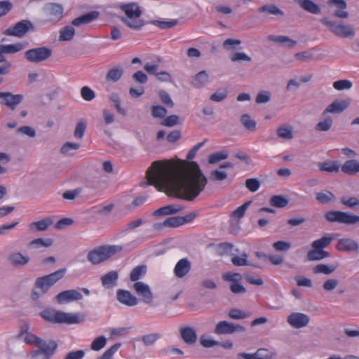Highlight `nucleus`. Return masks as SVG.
Masks as SVG:
<instances>
[{"label": "nucleus", "mask_w": 359, "mask_h": 359, "mask_svg": "<svg viewBox=\"0 0 359 359\" xmlns=\"http://www.w3.org/2000/svg\"><path fill=\"white\" fill-rule=\"evenodd\" d=\"M207 140L196 144L187 154V159L177 163L154 161L147 171L146 186L152 185L169 196L194 201L204 190L208 179L198 164L191 160Z\"/></svg>", "instance_id": "obj_1"}, {"label": "nucleus", "mask_w": 359, "mask_h": 359, "mask_svg": "<svg viewBox=\"0 0 359 359\" xmlns=\"http://www.w3.org/2000/svg\"><path fill=\"white\" fill-rule=\"evenodd\" d=\"M65 273L66 269H61L48 275L37 278L34 283V287L39 289L41 292H38L33 290L31 294L32 299L36 300L46 294L51 286L65 276Z\"/></svg>", "instance_id": "obj_2"}, {"label": "nucleus", "mask_w": 359, "mask_h": 359, "mask_svg": "<svg viewBox=\"0 0 359 359\" xmlns=\"http://www.w3.org/2000/svg\"><path fill=\"white\" fill-rule=\"evenodd\" d=\"M123 250V247L118 245H104L90 250L87 255V260L91 264H99Z\"/></svg>", "instance_id": "obj_3"}, {"label": "nucleus", "mask_w": 359, "mask_h": 359, "mask_svg": "<svg viewBox=\"0 0 359 359\" xmlns=\"http://www.w3.org/2000/svg\"><path fill=\"white\" fill-rule=\"evenodd\" d=\"M320 22L338 37L352 39L355 36V29L352 25L344 24L329 16H323Z\"/></svg>", "instance_id": "obj_4"}, {"label": "nucleus", "mask_w": 359, "mask_h": 359, "mask_svg": "<svg viewBox=\"0 0 359 359\" xmlns=\"http://www.w3.org/2000/svg\"><path fill=\"white\" fill-rule=\"evenodd\" d=\"M120 8L126 15V18L122 17L121 20L130 28L140 29L144 26V21L140 19L142 15V11L137 4L130 3L121 5Z\"/></svg>", "instance_id": "obj_5"}, {"label": "nucleus", "mask_w": 359, "mask_h": 359, "mask_svg": "<svg viewBox=\"0 0 359 359\" xmlns=\"http://www.w3.org/2000/svg\"><path fill=\"white\" fill-rule=\"evenodd\" d=\"M31 337L34 338L32 342L37 346V349L31 353L34 359H50L54 355L57 348V344L55 341H46L35 336Z\"/></svg>", "instance_id": "obj_6"}, {"label": "nucleus", "mask_w": 359, "mask_h": 359, "mask_svg": "<svg viewBox=\"0 0 359 359\" xmlns=\"http://www.w3.org/2000/svg\"><path fill=\"white\" fill-rule=\"evenodd\" d=\"M325 218L330 222H338L346 225H359V215L348 212L331 210L325 213Z\"/></svg>", "instance_id": "obj_7"}, {"label": "nucleus", "mask_w": 359, "mask_h": 359, "mask_svg": "<svg viewBox=\"0 0 359 359\" xmlns=\"http://www.w3.org/2000/svg\"><path fill=\"white\" fill-rule=\"evenodd\" d=\"M53 50L46 46L31 48L25 52V58L32 63H39L49 59Z\"/></svg>", "instance_id": "obj_8"}, {"label": "nucleus", "mask_w": 359, "mask_h": 359, "mask_svg": "<svg viewBox=\"0 0 359 359\" xmlns=\"http://www.w3.org/2000/svg\"><path fill=\"white\" fill-rule=\"evenodd\" d=\"M64 8L61 4L48 3L43 7V15L46 22L56 24L63 18Z\"/></svg>", "instance_id": "obj_9"}, {"label": "nucleus", "mask_w": 359, "mask_h": 359, "mask_svg": "<svg viewBox=\"0 0 359 359\" xmlns=\"http://www.w3.org/2000/svg\"><path fill=\"white\" fill-rule=\"evenodd\" d=\"M245 331V327L238 323H234L226 320L219 322L216 325L214 330V332L218 335L231 334L235 332H244Z\"/></svg>", "instance_id": "obj_10"}, {"label": "nucleus", "mask_w": 359, "mask_h": 359, "mask_svg": "<svg viewBox=\"0 0 359 359\" xmlns=\"http://www.w3.org/2000/svg\"><path fill=\"white\" fill-rule=\"evenodd\" d=\"M32 29H34L33 24L29 20H23L17 22L13 27L6 29L4 34L20 38Z\"/></svg>", "instance_id": "obj_11"}, {"label": "nucleus", "mask_w": 359, "mask_h": 359, "mask_svg": "<svg viewBox=\"0 0 359 359\" xmlns=\"http://www.w3.org/2000/svg\"><path fill=\"white\" fill-rule=\"evenodd\" d=\"M327 4L330 6L329 13L332 16L341 19H346L349 14L346 11L347 4L344 0H328Z\"/></svg>", "instance_id": "obj_12"}, {"label": "nucleus", "mask_w": 359, "mask_h": 359, "mask_svg": "<svg viewBox=\"0 0 359 359\" xmlns=\"http://www.w3.org/2000/svg\"><path fill=\"white\" fill-rule=\"evenodd\" d=\"M142 302L147 305H152L154 296L149 286L143 282H136L133 286Z\"/></svg>", "instance_id": "obj_13"}, {"label": "nucleus", "mask_w": 359, "mask_h": 359, "mask_svg": "<svg viewBox=\"0 0 359 359\" xmlns=\"http://www.w3.org/2000/svg\"><path fill=\"white\" fill-rule=\"evenodd\" d=\"M287 323L295 329L306 327L310 322V317L303 313L294 312L287 318Z\"/></svg>", "instance_id": "obj_14"}, {"label": "nucleus", "mask_w": 359, "mask_h": 359, "mask_svg": "<svg viewBox=\"0 0 359 359\" xmlns=\"http://www.w3.org/2000/svg\"><path fill=\"white\" fill-rule=\"evenodd\" d=\"M0 98L1 104H4L11 110L15 109L17 105L23 100V95L21 94L14 95L10 92H0Z\"/></svg>", "instance_id": "obj_15"}, {"label": "nucleus", "mask_w": 359, "mask_h": 359, "mask_svg": "<svg viewBox=\"0 0 359 359\" xmlns=\"http://www.w3.org/2000/svg\"><path fill=\"white\" fill-rule=\"evenodd\" d=\"M349 105V99H337L327 107V108L323 111V115L324 116L327 113L340 114L346 109Z\"/></svg>", "instance_id": "obj_16"}, {"label": "nucleus", "mask_w": 359, "mask_h": 359, "mask_svg": "<svg viewBox=\"0 0 359 359\" xmlns=\"http://www.w3.org/2000/svg\"><path fill=\"white\" fill-rule=\"evenodd\" d=\"M116 299L121 304L132 307L138 304L137 298L134 296L130 291L118 289L116 292Z\"/></svg>", "instance_id": "obj_17"}, {"label": "nucleus", "mask_w": 359, "mask_h": 359, "mask_svg": "<svg viewBox=\"0 0 359 359\" xmlns=\"http://www.w3.org/2000/svg\"><path fill=\"white\" fill-rule=\"evenodd\" d=\"M82 297V294L76 290L62 291L55 296V299L59 304L80 300Z\"/></svg>", "instance_id": "obj_18"}, {"label": "nucleus", "mask_w": 359, "mask_h": 359, "mask_svg": "<svg viewBox=\"0 0 359 359\" xmlns=\"http://www.w3.org/2000/svg\"><path fill=\"white\" fill-rule=\"evenodd\" d=\"M191 269V262L187 258H182L177 262L174 268V274L177 278H182L190 272Z\"/></svg>", "instance_id": "obj_19"}, {"label": "nucleus", "mask_w": 359, "mask_h": 359, "mask_svg": "<svg viewBox=\"0 0 359 359\" xmlns=\"http://www.w3.org/2000/svg\"><path fill=\"white\" fill-rule=\"evenodd\" d=\"M336 248L337 250L343 252H358L359 245L356 241L352 238H344L338 241Z\"/></svg>", "instance_id": "obj_20"}, {"label": "nucleus", "mask_w": 359, "mask_h": 359, "mask_svg": "<svg viewBox=\"0 0 359 359\" xmlns=\"http://www.w3.org/2000/svg\"><path fill=\"white\" fill-rule=\"evenodd\" d=\"M180 334L184 343L189 345L194 344L197 341V334L195 328L189 326L182 327Z\"/></svg>", "instance_id": "obj_21"}, {"label": "nucleus", "mask_w": 359, "mask_h": 359, "mask_svg": "<svg viewBox=\"0 0 359 359\" xmlns=\"http://www.w3.org/2000/svg\"><path fill=\"white\" fill-rule=\"evenodd\" d=\"M8 260L12 266L15 267H22L29 262V257L19 252H14L9 255Z\"/></svg>", "instance_id": "obj_22"}, {"label": "nucleus", "mask_w": 359, "mask_h": 359, "mask_svg": "<svg viewBox=\"0 0 359 359\" xmlns=\"http://www.w3.org/2000/svg\"><path fill=\"white\" fill-rule=\"evenodd\" d=\"M184 210V207L180 205H168L162 208H160L153 212V215L155 217L170 215L177 214Z\"/></svg>", "instance_id": "obj_23"}, {"label": "nucleus", "mask_w": 359, "mask_h": 359, "mask_svg": "<svg viewBox=\"0 0 359 359\" xmlns=\"http://www.w3.org/2000/svg\"><path fill=\"white\" fill-rule=\"evenodd\" d=\"M53 219L49 217H45L39 221L32 222L29 225V229L33 231H44L49 226L53 225Z\"/></svg>", "instance_id": "obj_24"}, {"label": "nucleus", "mask_w": 359, "mask_h": 359, "mask_svg": "<svg viewBox=\"0 0 359 359\" xmlns=\"http://www.w3.org/2000/svg\"><path fill=\"white\" fill-rule=\"evenodd\" d=\"M118 273L116 271H111L102 276L101 282L104 287L107 289L112 288L116 285Z\"/></svg>", "instance_id": "obj_25"}, {"label": "nucleus", "mask_w": 359, "mask_h": 359, "mask_svg": "<svg viewBox=\"0 0 359 359\" xmlns=\"http://www.w3.org/2000/svg\"><path fill=\"white\" fill-rule=\"evenodd\" d=\"M99 13L97 11H91L85 15H81L72 21V25L74 26H80L83 24H88L96 20L98 18Z\"/></svg>", "instance_id": "obj_26"}, {"label": "nucleus", "mask_w": 359, "mask_h": 359, "mask_svg": "<svg viewBox=\"0 0 359 359\" xmlns=\"http://www.w3.org/2000/svg\"><path fill=\"white\" fill-rule=\"evenodd\" d=\"M41 315L43 319L48 322L61 323V320H62L61 316H63V312L46 309L41 312Z\"/></svg>", "instance_id": "obj_27"}, {"label": "nucleus", "mask_w": 359, "mask_h": 359, "mask_svg": "<svg viewBox=\"0 0 359 359\" xmlns=\"http://www.w3.org/2000/svg\"><path fill=\"white\" fill-rule=\"evenodd\" d=\"M299 6L306 12L312 14H319L320 7L312 0H294Z\"/></svg>", "instance_id": "obj_28"}, {"label": "nucleus", "mask_w": 359, "mask_h": 359, "mask_svg": "<svg viewBox=\"0 0 359 359\" xmlns=\"http://www.w3.org/2000/svg\"><path fill=\"white\" fill-rule=\"evenodd\" d=\"M341 170L346 174L353 175L359 172V161L355 159L346 161L341 166Z\"/></svg>", "instance_id": "obj_29"}, {"label": "nucleus", "mask_w": 359, "mask_h": 359, "mask_svg": "<svg viewBox=\"0 0 359 359\" xmlns=\"http://www.w3.org/2000/svg\"><path fill=\"white\" fill-rule=\"evenodd\" d=\"M25 46L22 43H16L14 44H1L0 45V55L4 56V54H14L22 50Z\"/></svg>", "instance_id": "obj_30"}, {"label": "nucleus", "mask_w": 359, "mask_h": 359, "mask_svg": "<svg viewBox=\"0 0 359 359\" xmlns=\"http://www.w3.org/2000/svg\"><path fill=\"white\" fill-rule=\"evenodd\" d=\"M208 82V75L205 70L199 72L192 79L191 84L196 88H203Z\"/></svg>", "instance_id": "obj_31"}, {"label": "nucleus", "mask_w": 359, "mask_h": 359, "mask_svg": "<svg viewBox=\"0 0 359 359\" xmlns=\"http://www.w3.org/2000/svg\"><path fill=\"white\" fill-rule=\"evenodd\" d=\"M123 74V69L121 66H116L110 69L106 74L105 79L107 81L116 83Z\"/></svg>", "instance_id": "obj_32"}, {"label": "nucleus", "mask_w": 359, "mask_h": 359, "mask_svg": "<svg viewBox=\"0 0 359 359\" xmlns=\"http://www.w3.org/2000/svg\"><path fill=\"white\" fill-rule=\"evenodd\" d=\"M248 255L245 252H243L241 256L233 255L231 262V263L236 266H251L252 267H258L257 265L251 264L248 260Z\"/></svg>", "instance_id": "obj_33"}, {"label": "nucleus", "mask_w": 359, "mask_h": 359, "mask_svg": "<svg viewBox=\"0 0 359 359\" xmlns=\"http://www.w3.org/2000/svg\"><path fill=\"white\" fill-rule=\"evenodd\" d=\"M330 257V253L323 250L314 249L310 250L306 255L309 261H319Z\"/></svg>", "instance_id": "obj_34"}, {"label": "nucleus", "mask_w": 359, "mask_h": 359, "mask_svg": "<svg viewBox=\"0 0 359 359\" xmlns=\"http://www.w3.org/2000/svg\"><path fill=\"white\" fill-rule=\"evenodd\" d=\"M258 12L273 15L283 16L284 13L274 4H265L257 9Z\"/></svg>", "instance_id": "obj_35"}, {"label": "nucleus", "mask_w": 359, "mask_h": 359, "mask_svg": "<svg viewBox=\"0 0 359 359\" xmlns=\"http://www.w3.org/2000/svg\"><path fill=\"white\" fill-rule=\"evenodd\" d=\"M62 320L61 323H65L67 324L79 323L83 320V316L78 313H67L63 312V316H61Z\"/></svg>", "instance_id": "obj_36"}, {"label": "nucleus", "mask_w": 359, "mask_h": 359, "mask_svg": "<svg viewBox=\"0 0 359 359\" xmlns=\"http://www.w3.org/2000/svg\"><path fill=\"white\" fill-rule=\"evenodd\" d=\"M337 269L334 265H327L324 264H319L313 268V272L315 274L323 273L330 275L332 273Z\"/></svg>", "instance_id": "obj_37"}, {"label": "nucleus", "mask_w": 359, "mask_h": 359, "mask_svg": "<svg viewBox=\"0 0 359 359\" xmlns=\"http://www.w3.org/2000/svg\"><path fill=\"white\" fill-rule=\"evenodd\" d=\"M75 35V29L72 26H65L60 31V41H71Z\"/></svg>", "instance_id": "obj_38"}, {"label": "nucleus", "mask_w": 359, "mask_h": 359, "mask_svg": "<svg viewBox=\"0 0 359 359\" xmlns=\"http://www.w3.org/2000/svg\"><path fill=\"white\" fill-rule=\"evenodd\" d=\"M267 39L270 41H273L279 43H287V46L290 48H292L295 46L297 44L296 41L290 39V38L285 36L269 35L267 36Z\"/></svg>", "instance_id": "obj_39"}, {"label": "nucleus", "mask_w": 359, "mask_h": 359, "mask_svg": "<svg viewBox=\"0 0 359 359\" xmlns=\"http://www.w3.org/2000/svg\"><path fill=\"white\" fill-rule=\"evenodd\" d=\"M147 271L145 265H140L135 267L130 273V279L133 282H138L137 280L143 276Z\"/></svg>", "instance_id": "obj_40"}, {"label": "nucleus", "mask_w": 359, "mask_h": 359, "mask_svg": "<svg viewBox=\"0 0 359 359\" xmlns=\"http://www.w3.org/2000/svg\"><path fill=\"white\" fill-rule=\"evenodd\" d=\"M241 122L246 130L251 132H253L256 130L257 123L255 120L250 118L249 114H243L241 116Z\"/></svg>", "instance_id": "obj_41"}, {"label": "nucleus", "mask_w": 359, "mask_h": 359, "mask_svg": "<svg viewBox=\"0 0 359 359\" xmlns=\"http://www.w3.org/2000/svg\"><path fill=\"white\" fill-rule=\"evenodd\" d=\"M332 240V236H323L320 239L314 241L312 243L311 246L314 249L323 250V248L327 247L331 243Z\"/></svg>", "instance_id": "obj_42"}, {"label": "nucleus", "mask_w": 359, "mask_h": 359, "mask_svg": "<svg viewBox=\"0 0 359 359\" xmlns=\"http://www.w3.org/2000/svg\"><path fill=\"white\" fill-rule=\"evenodd\" d=\"M333 125V120L331 117H327L323 121H319L315 126V130L318 132H327Z\"/></svg>", "instance_id": "obj_43"}, {"label": "nucleus", "mask_w": 359, "mask_h": 359, "mask_svg": "<svg viewBox=\"0 0 359 359\" xmlns=\"http://www.w3.org/2000/svg\"><path fill=\"white\" fill-rule=\"evenodd\" d=\"M289 201L287 198L281 195L273 196L270 199V204L276 208H285L287 205Z\"/></svg>", "instance_id": "obj_44"}, {"label": "nucleus", "mask_w": 359, "mask_h": 359, "mask_svg": "<svg viewBox=\"0 0 359 359\" xmlns=\"http://www.w3.org/2000/svg\"><path fill=\"white\" fill-rule=\"evenodd\" d=\"M316 200L321 204H327L335 199V196L331 191L316 193Z\"/></svg>", "instance_id": "obj_45"}, {"label": "nucleus", "mask_w": 359, "mask_h": 359, "mask_svg": "<svg viewBox=\"0 0 359 359\" xmlns=\"http://www.w3.org/2000/svg\"><path fill=\"white\" fill-rule=\"evenodd\" d=\"M320 171H326L329 172H338L339 165L336 161H326L319 164Z\"/></svg>", "instance_id": "obj_46"}, {"label": "nucleus", "mask_w": 359, "mask_h": 359, "mask_svg": "<svg viewBox=\"0 0 359 359\" xmlns=\"http://www.w3.org/2000/svg\"><path fill=\"white\" fill-rule=\"evenodd\" d=\"M109 99L111 102L114 103V107L116 108L118 114L123 116H126L127 115L126 109L122 108L121 106V99L117 93H111Z\"/></svg>", "instance_id": "obj_47"}, {"label": "nucleus", "mask_w": 359, "mask_h": 359, "mask_svg": "<svg viewBox=\"0 0 359 359\" xmlns=\"http://www.w3.org/2000/svg\"><path fill=\"white\" fill-rule=\"evenodd\" d=\"M229 156L228 151L223 150L213 153L208 156V163L210 164L216 163L222 160L226 159Z\"/></svg>", "instance_id": "obj_48"}, {"label": "nucleus", "mask_w": 359, "mask_h": 359, "mask_svg": "<svg viewBox=\"0 0 359 359\" xmlns=\"http://www.w3.org/2000/svg\"><path fill=\"white\" fill-rule=\"evenodd\" d=\"M250 203H251V201H249L245 202L241 206L237 208L235 210H233L231 213V217L233 219H237V220L242 218L244 216L245 212L247 208L249 207Z\"/></svg>", "instance_id": "obj_49"}, {"label": "nucleus", "mask_w": 359, "mask_h": 359, "mask_svg": "<svg viewBox=\"0 0 359 359\" xmlns=\"http://www.w3.org/2000/svg\"><path fill=\"white\" fill-rule=\"evenodd\" d=\"M250 312L243 311L238 309H231L228 312V316L233 320L244 319L250 316Z\"/></svg>", "instance_id": "obj_50"}, {"label": "nucleus", "mask_w": 359, "mask_h": 359, "mask_svg": "<svg viewBox=\"0 0 359 359\" xmlns=\"http://www.w3.org/2000/svg\"><path fill=\"white\" fill-rule=\"evenodd\" d=\"M107 344V339L104 336L96 337L90 345V348L93 351H98L103 348Z\"/></svg>", "instance_id": "obj_51"}, {"label": "nucleus", "mask_w": 359, "mask_h": 359, "mask_svg": "<svg viewBox=\"0 0 359 359\" xmlns=\"http://www.w3.org/2000/svg\"><path fill=\"white\" fill-rule=\"evenodd\" d=\"M86 127L87 125L85 121H79L76 125L74 136L77 139H81L86 132Z\"/></svg>", "instance_id": "obj_52"}, {"label": "nucleus", "mask_w": 359, "mask_h": 359, "mask_svg": "<svg viewBox=\"0 0 359 359\" xmlns=\"http://www.w3.org/2000/svg\"><path fill=\"white\" fill-rule=\"evenodd\" d=\"M53 240L52 238H48L43 239V238H36V239L32 240L29 243V245L34 246L36 248H39L41 246L48 248V247L51 246L53 245Z\"/></svg>", "instance_id": "obj_53"}, {"label": "nucleus", "mask_w": 359, "mask_h": 359, "mask_svg": "<svg viewBox=\"0 0 359 359\" xmlns=\"http://www.w3.org/2000/svg\"><path fill=\"white\" fill-rule=\"evenodd\" d=\"M152 25H154L162 29H170L177 25V20H172L170 21H161V20H153L151 22Z\"/></svg>", "instance_id": "obj_54"}, {"label": "nucleus", "mask_w": 359, "mask_h": 359, "mask_svg": "<svg viewBox=\"0 0 359 359\" xmlns=\"http://www.w3.org/2000/svg\"><path fill=\"white\" fill-rule=\"evenodd\" d=\"M278 135L285 140H291L293 137L292 130L291 128L281 126L277 129Z\"/></svg>", "instance_id": "obj_55"}, {"label": "nucleus", "mask_w": 359, "mask_h": 359, "mask_svg": "<svg viewBox=\"0 0 359 359\" xmlns=\"http://www.w3.org/2000/svg\"><path fill=\"white\" fill-rule=\"evenodd\" d=\"M243 276L239 273H226L222 275V279L226 282L231 283H239L242 280Z\"/></svg>", "instance_id": "obj_56"}, {"label": "nucleus", "mask_w": 359, "mask_h": 359, "mask_svg": "<svg viewBox=\"0 0 359 359\" xmlns=\"http://www.w3.org/2000/svg\"><path fill=\"white\" fill-rule=\"evenodd\" d=\"M341 203L349 208H355L359 207V199L357 197H342Z\"/></svg>", "instance_id": "obj_57"}, {"label": "nucleus", "mask_w": 359, "mask_h": 359, "mask_svg": "<svg viewBox=\"0 0 359 359\" xmlns=\"http://www.w3.org/2000/svg\"><path fill=\"white\" fill-rule=\"evenodd\" d=\"M209 177L211 181L221 182L227 178V173L225 171L215 170L210 172Z\"/></svg>", "instance_id": "obj_58"}, {"label": "nucleus", "mask_w": 359, "mask_h": 359, "mask_svg": "<svg viewBox=\"0 0 359 359\" xmlns=\"http://www.w3.org/2000/svg\"><path fill=\"white\" fill-rule=\"evenodd\" d=\"M351 81L346 79H341L333 83V87L337 90H348L352 88Z\"/></svg>", "instance_id": "obj_59"}, {"label": "nucleus", "mask_w": 359, "mask_h": 359, "mask_svg": "<svg viewBox=\"0 0 359 359\" xmlns=\"http://www.w3.org/2000/svg\"><path fill=\"white\" fill-rule=\"evenodd\" d=\"M121 346L120 343H116L108 348L101 356L97 357L96 359H111L113 355Z\"/></svg>", "instance_id": "obj_60"}, {"label": "nucleus", "mask_w": 359, "mask_h": 359, "mask_svg": "<svg viewBox=\"0 0 359 359\" xmlns=\"http://www.w3.org/2000/svg\"><path fill=\"white\" fill-rule=\"evenodd\" d=\"M81 95L86 101H91L95 97V92L88 86H83L81 88Z\"/></svg>", "instance_id": "obj_61"}, {"label": "nucleus", "mask_w": 359, "mask_h": 359, "mask_svg": "<svg viewBox=\"0 0 359 359\" xmlns=\"http://www.w3.org/2000/svg\"><path fill=\"white\" fill-rule=\"evenodd\" d=\"M257 359H273L276 353L266 348H259L256 351Z\"/></svg>", "instance_id": "obj_62"}, {"label": "nucleus", "mask_w": 359, "mask_h": 359, "mask_svg": "<svg viewBox=\"0 0 359 359\" xmlns=\"http://www.w3.org/2000/svg\"><path fill=\"white\" fill-rule=\"evenodd\" d=\"M271 97V94L269 91L262 90L257 94L255 101L257 104L266 103L270 101Z\"/></svg>", "instance_id": "obj_63"}, {"label": "nucleus", "mask_w": 359, "mask_h": 359, "mask_svg": "<svg viewBox=\"0 0 359 359\" xmlns=\"http://www.w3.org/2000/svg\"><path fill=\"white\" fill-rule=\"evenodd\" d=\"M167 109L161 105L153 106L151 109V115L154 118H163L166 116Z\"/></svg>", "instance_id": "obj_64"}]
</instances>
